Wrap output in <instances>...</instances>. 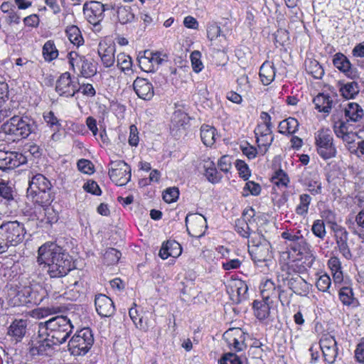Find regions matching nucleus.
Returning a JSON list of instances; mask_svg holds the SVG:
<instances>
[{
  "mask_svg": "<svg viewBox=\"0 0 364 364\" xmlns=\"http://www.w3.org/2000/svg\"><path fill=\"white\" fill-rule=\"evenodd\" d=\"M37 262L51 278L65 276L72 269V259L69 254L55 243H46L39 247Z\"/></svg>",
  "mask_w": 364,
  "mask_h": 364,
  "instance_id": "nucleus-1",
  "label": "nucleus"
},
{
  "mask_svg": "<svg viewBox=\"0 0 364 364\" xmlns=\"http://www.w3.org/2000/svg\"><path fill=\"white\" fill-rule=\"evenodd\" d=\"M39 328L44 330V333L50 338L52 343L57 346L67 341L73 326L67 316H58L44 323H40Z\"/></svg>",
  "mask_w": 364,
  "mask_h": 364,
  "instance_id": "nucleus-2",
  "label": "nucleus"
},
{
  "mask_svg": "<svg viewBox=\"0 0 364 364\" xmlns=\"http://www.w3.org/2000/svg\"><path fill=\"white\" fill-rule=\"evenodd\" d=\"M33 119L28 116L14 115L1 125V131L14 138V141L27 138L35 131Z\"/></svg>",
  "mask_w": 364,
  "mask_h": 364,
  "instance_id": "nucleus-3",
  "label": "nucleus"
},
{
  "mask_svg": "<svg viewBox=\"0 0 364 364\" xmlns=\"http://www.w3.org/2000/svg\"><path fill=\"white\" fill-rule=\"evenodd\" d=\"M94 343V337L90 328L77 331L68 343V350L74 356L85 355Z\"/></svg>",
  "mask_w": 364,
  "mask_h": 364,
  "instance_id": "nucleus-4",
  "label": "nucleus"
},
{
  "mask_svg": "<svg viewBox=\"0 0 364 364\" xmlns=\"http://www.w3.org/2000/svg\"><path fill=\"white\" fill-rule=\"evenodd\" d=\"M282 237L289 242L290 250L297 255L311 259V263L314 260L315 256L311 246L306 242L300 231L296 232L285 231L282 233Z\"/></svg>",
  "mask_w": 364,
  "mask_h": 364,
  "instance_id": "nucleus-5",
  "label": "nucleus"
},
{
  "mask_svg": "<svg viewBox=\"0 0 364 364\" xmlns=\"http://www.w3.org/2000/svg\"><path fill=\"white\" fill-rule=\"evenodd\" d=\"M40 328L37 335H33L28 344V353L32 358L50 355L54 350V344Z\"/></svg>",
  "mask_w": 364,
  "mask_h": 364,
  "instance_id": "nucleus-6",
  "label": "nucleus"
},
{
  "mask_svg": "<svg viewBox=\"0 0 364 364\" xmlns=\"http://www.w3.org/2000/svg\"><path fill=\"white\" fill-rule=\"evenodd\" d=\"M333 135L330 129H320L315 134V141L318 154L323 159L334 157L336 149L333 143Z\"/></svg>",
  "mask_w": 364,
  "mask_h": 364,
  "instance_id": "nucleus-7",
  "label": "nucleus"
},
{
  "mask_svg": "<svg viewBox=\"0 0 364 364\" xmlns=\"http://www.w3.org/2000/svg\"><path fill=\"white\" fill-rule=\"evenodd\" d=\"M0 232L6 239L9 247L21 243L26 234L23 224L17 220L4 222L0 225Z\"/></svg>",
  "mask_w": 364,
  "mask_h": 364,
  "instance_id": "nucleus-8",
  "label": "nucleus"
},
{
  "mask_svg": "<svg viewBox=\"0 0 364 364\" xmlns=\"http://www.w3.org/2000/svg\"><path fill=\"white\" fill-rule=\"evenodd\" d=\"M255 210L252 208L243 212L242 217L235 221V230L245 238H260V235L256 233L255 219L253 218Z\"/></svg>",
  "mask_w": 364,
  "mask_h": 364,
  "instance_id": "nucleus-9",
  "label": "nucleus"
},
{
  "mask_svg": "<svg viewBox=\"0 0 364 364\" xmlns=\"http://www.w3.org/2000/svg\"><path fill=\"white\" fill-rule=\"evenodd\" d=\"M261 239L251 237L249 240L248 251L255 262H267L272 257L269 242Z\"/></svg>",
  "mask_w": 364,
  "mask_h": 364,
  "instance_id": "nucleus-10",
  "label": "nucleus"
},
{
  "mask_svg": "<svg viewBox=\"0 0 364 364\" xmlns=\"http://www.w3.org/2000/svg\"><path fill=\"white\" fill-rule=\"evenodd\" d=\"M109 168L110 179L117 186L126 185L131 178V168L124 161H111Z\"/></svg>",
  "mask_w": 364,
  "mask_h": 364,
  "instance_id": "nucleus-11",
  "label": "nucleus"
},
{
  "mask_svg": "<svg viewBox=\"0 0 364 364\" xmlns=\"http://www.w3.org/2000/svg\"><path fill=\"white\" fill-rule=\"evenodd\" d=\"M55 90L60 96L71 97L80 92V82L73 80L69 72H65L57 80Z\"/></svg>",
  "mask_w": 364,
  "mask_h": 364,
  "instance_id": "nucleus-12",
  "label": "nucleus"
},
{
  "mask_svg": "<svg viewBox=\"0 0 364 364\" xmlns=\"http://www.w3.org/2000/svg\"><path fill=\"white\" fill-rule=\"evenodd\" d=\"M185 222L187 231L191 237L198 238L204 235L207 229V221L203 215L198 213L188 214Z\"/></svg>",
  "mask_w": 364,
  "mask_h": 364,
  "instance_id": "nucleus-13",
  "label": "nucleus"
},
{
  "mask_svg": "<svg viewBox=\"0 0 364 364\" xmlns=\"http://www.w3.org/2000/svg\"><path fill=\"white\" fill-rule=\"evenodd\" d=\"M27 162V158L17 151L0 150V171L6 172L14 169Z\"/></svg>",
  "mask_w": 364,
  "mask_h": 364,
  "instance_id": "nucleus-14",
  "label": "nucleus"
},
{
  "mask_svg": "<svg viewBox=\"0 0 364 364\" xmlns=\"http://www.w3.org/2000/svg\"><path fill=\"white\" fill-rule=\"evenodd\" d=\"M100 1H90L83 5V14L87 21L94 26L98 25L105 17V11L107 9Z\"/></svg>",
  "mask_w": 364,
  "mask_h": 364,
  "instance_id": "nucleus-15",
  "label": "nucleus"
},
{
  "mask_svg": "<svg viewBox=\"0 0 364 364\" xmlns=\"http://www.w3.org/2000/svg\"><path fill=\"white\" fill-rule=\"evenodd\" d=\"M245 338V333L240 328H230L223 334L228 346L237 351H241L246 347Z\"/></svg>",
  "mask_w": 364,
  "mask_h": 364,
  "instance_id": "nucleus-16",
  "label": "nucleus"
},
{
  "mask_svg": "<svg viewBox=\"0 0 364 364\" xmlns=\"http://www.w3.org/2000/svg\"><path fill=\"white\" fill-rule=\"evenodd\" d=\"M164 60L161 53L145 50L144 55L139 58V63L143 70L152 72L155 66L161 65Z\"/></svg>",
  "mask_w": 364,
  "mask_h": 364,
  "instance_id": "nucleus-17",
  "label": "nucleus"
},
{
  "mask_svg": "<svg viewBox=\"0 0 364 364\" xmlns=\"http://www.w3.org/2000/svg\"><path fill=\"white\" fill-rule=\"evenodd\" d=\"M115 51L116 48L114 43H107L105 41L99 43L97 53L102 65L105 68H110L114 65L115 62Z\"/></svg>",
  "mask_w": 364,
  "mask_h": 364,
  "instance_id": "nucleus-18",
  "label": "nucleus"
},
{
  "mask_svg": "<svg viewBox=\"0 0 364 364\" xmlns=\"http://www.w3.org/2000/svg\"><path fill=\"white\" fill-rule=\"evenodd\" d=\"M333 64L347 77L351 79L358 77L356 69L352 67L350 60L343 53H338L333 56Z\"/></svg>",
  "mask_w": 364,
  "mask_h": 364,
  "instance_id": "nucleus-19",
  "label": "nucleus"
},
{
  "mask_svg": "<svg viewBox=\"0 0 364 364\" xmlns=\"http://www.w3.org/2000/svg\"><path fill=\"white\" fill-rule=\"evenodd\" d=\"M247 284L241 279L233 280L228 285V293L232 300L236 303H240L247 298Z\"/></svg>",
  "mask_w": 364,
  "mask_h": 364,
  "instance_id": "nucleus-20",
  "label": "nucleus"
},
{
  "mask_svg": "<svg viewBox=\"0 0 364 364\" xmlns=\"http://www.w3.org/2000/svg\"><path fill=\"white\" fill-rule=\"evenodd\" d=\"M95 305L97 314L102 317H109L114 312L113 301L105 294L95 296Z\"/></svg>",
  "mask_w": 364,
  "mask_h": 364,
  "instance_id": "nucleus-21",
  "label": "nucleus"
},
{
  "mask_svg": "<svg viewBox=\"0 0 364 364\" xmlns=\"http://www.w3.org/2000/svg\"><path fill=\"white\" fill-rule=\"evenodd\" d=\"M133 87L138 97L143 100H149L154 95L152 84L145 78L136 77L134 81Z\"/></svg>",
  "mask_w": 364,
  "mask_h": 364,
  "instance_id": "nucleus-22",
  "label": "nucleus"
},
{
  "mask_svg": "<svg viewBox=\"0 0 364 364\" xmlns=\"http://www.w3.org/2000/svg\"><path fill=\"white\" fill-rule=\"evenodd\" d=\"M315 108L320 112L329 113L336 105L335 96L321 92L318 93L313 100Z\"/></svg>",
  "mask_w": 364,
  "mask_h": 364,
  "instance_id": "nucleus-23",
  "label": "nucleus"
},
{
  "mask_svg": "<svg viewBox=\"0 0 364 364\" xmlns=\"http://www.w3.org/2000/svg\"><path fill=\"white\" fill-rule=\"evenodd\" d=\"M287 279V286L296 294L306 296L309 294L310 286L300 275L295 274Z\"/></svg>",
  "mask_w": 364,
  "mask_h": 364,
  "instance_id": "nucleus-24",
  "label": "nucleus"
},
{
  "mask_svg": "<svg viewBox=\"0 0 364 364\" xmlns=\"http://www.w3.org/2000/svg\"><path fill=\"white\" fill-rule=\"evenodd\" d=\"M51 184L50 181L42 174L38 173L33 176L29 181L27 193H35L42 191H50Z\"/></svg>",
  "mask_w": 364,
  "mask_h": 364,
  "instance_id": "nucleus-25",
  "label": "nucleus"
},
{
  "mask_svg": "<svg viewBox=\"0 0 364 364\" xmlns=\"http://www.w3.org/2000/svg\"><path fill=\"white\" fill-rule=\"evenodd\" d=\"M182 252L181 245L175 240H168L162 244L159 251L161 259H166L169 257H178Z\"/></svg>",
  "mask_w": 364,
  "mask_h": 364,
  "instance_id": "nucleus-26",
  "label": "nucleus"
},
{
  "mask_svg": "<svg viewBox=\"0 0 364 364\" xmlns=\"http://www.w3.org/2000/svg\"><path fill=\"white\" fill-rule=\"evenodd\" d=\"M344 116L348 122L360 121L364 115L362 107L355 102H348L343 109Z\"/></svg>",
  "mask_w": 364,
  "mask_h": 364,
  "instance_id": "nucleus-27",
  "label": "nucleus"
},
{
  "mask_svg": "<svg viewBox=\"0 0 364 364\" xmlns=\"http://www.w3.org/2000/svg\"><path fill=\"white\" fill-rule=\"evenodd\" d=\"M27 329V322L23 319H16L10 325L8 335L16 342L21 341L24 337Z\"/></svg>",
  "mask_w": 364,
  "mask_h": 364,
  "instance_id": "nucleus-28",
  "label": "nucleus"
},
{
  "mask_svg": "<svg viewBox=\"0 0 364 364\" xmlns=\"http://www.w3.org/2000/svg\"><path fill=\"white\" fill-rule=\"evenodd\" d=\"M276 76V69L273 63L265 61L259 70V77L264 85H269L273 82Z\"/></svg>",
  "mask_w": 364,
  "mask_h": 364,
  "instance_id": "nucleus-29",
  "label": "nucleus"
},
{
  "mask_svg": "<svg viewBox=\"0 0 364 364\" xmlns=\"http://www.w3.org/2000/svg\"><path fill=\"white\" fill-rule=\"evenodd\" d=\"M207 37L211 41L218 40L221 48H224L226 46V37L224 34L221 33L220 27L215 22L208 24Z\"/></svg>",
  "mask_w": 364,
  "mask_h": 364,
  "instance_id": "nucleus-30",
  "label": "nucleus"
},
{
  "mask_svg": "<svg viewBox=\"0 0 364 364\" xmlns=\"http://www.w3.org/2000/svg\"><path fill=\"white\" fill-rule=\"evenodd\" d=\"M260 119L262 121L258 124L255 129V136L259 135H269L272 134V124L271 122V117L266 112H262L260 114Z\"/></svg>",
  "mask_w": 364,
  "mask_h": 364,
  "instance_id": "nucleus-31",
  "label": "nucleus"
},
{
  "mask_svg": "<svg viewBox=\"0 0 364 364\" xmlns=\"http://www.w3.org/2000/svg\"><path fill=\"white\" fill-rule=\"evenodd\" d=\"M338 296L345 306L357 307L359 305L358 299L354 296L353 289L350 287H343L340 289Z\"/></svg>",
  "mask_w": 364,
  "mask_h": 364,
  "instance_id": "nucleus-32",
  "label": "nucleus"
},
{
  "mask_svg": "<svg viewBox=\"0 0 364 364\" xmlns=\"http://www.w3.org/2000/svg\"><path fill=\"white\" fill-rule=\"evenodd\" d=\"M254 314L259 320L267 318L270 313L268 300L255 301L253 303Z\"/></svg>",
  "mask_w": 364,
  "mask_h": 364,
  "instance_id": "nucleus-33",
  "label": "nucleus"
},
{
  "mask_svg": "<svg viewBox=\"0 0 364 364\" xmlns=\"http://www.w3.org/2000/svg\"><path fill=\"white\" fill-rule=\"evenodd\" d=\"M216 130L214 127L207 124H203L200 127V138L203 143L210 146L215 141Z\"/></svg>",
  "mask_w": 364,
  "mask_h": 364,
  "instance_id": "nucleus-34",
  "label": "nucleus"
},
{
  "mask_svg": "<svg viewBox=\"0 0 364 364\" xmlns=\"http://www.w3.org/2000/svg\"><path fill=\"white\" fill-rule=\"evenodd\" d=\"M299 125L295 118L289 117L279 123V132L283 134H293L297 132Z\"/></svg>",
  "mask_w": 364,
  "mask_h": 364,
  "instance_id": "nucleus-35",
  "label": "nucleus"
},
{
  "mask_svg": "<svg viewBox=\"0 0 364 364\" xmlns=\"http://www.w3.org/2000/svg\"><path fill=\"white\" fill-rule=\"evenodd\" d=\"M339 91L344 98L349 100L354 98L359 93L360 89L358 84L352 81L341 85Z\"/></svg>",
  "mask_w": 364,
  "mask_h": 364,
  "instance_id": "nucleus-36",
  "label": "nucleus"
},
{
  "mask_svg": "<svg viewBox=\"0 0 364 364\" xmlns=\"http://www.w3.org/2000/svg\"><path fill=\"white\" fill-rule=\"evenodd\" d=\"M260 291L262 299L264 300L276 297L279 293V289H277L275 284L271 279H267L261 284Z\"/></svg>",
  "mask_w": 364,
  "mask_h": 364,
  "instance_id": "nucleus-37",
  "label": "nucleus"
},
{
  "mask_svg": "<svg viewBox=\"0 0 364 364\" xmlns=\"http://www.w3.org/2000/svg\"><path fill=\"white\" fill-rule=\"evenodd\" d=\"M97 72V70L96 65L93 62L85 58V60L82 62V64L81 65V67L80 68L77 77H82L85 78H89L95 75Z\"/></svg>",
  "mask_w": 364,
  "mask_h": 364,
  "instance_id": "nucleus-38",
  "label": "nucleus"
},
{
  "mask_svg": "<svg viewBox=\"0 0 364 364\" xmlns=\"http://www.w3.org/2000/svg\"><path fill=\"white\" fill-rule=\"evenodd\" d=\"M43 56L47 62L56 59L58 56V50L53 41H47L43 46Z\"/></svg>",
  "mask_w": 364,
  "mask_h": 364,
  "instance_id": "nucleus-39",
  "label": "nucleus"
},
{
  "mask_svg": "<svg viewBox=\"0 0 364 364\" xmlns=\"http://www.w3.org/2000/svg\"><path fill=\"white\" fill-rule=\"evenodd\" d=\"M154 324L155 315L152 313L147 312L139 317V323L136 324V328L144 331H148L154 328Z\"/></svg>",
  "mask_w": 364,
  "mask_h": 364,
  "instance_id": "nucleus-40",
  "label": "nucleus"
},
{
  "mask_svg": "<svg viewBox=\"0 0 364 364\" xmlns=\"http://www.w3.org/2000/svg\"><path fill=\"white\" fill-rule=\"evenodd\" d=\"M65 33L70 41L77 46L84 42L81 32L77 26H68L65 29Z\"/></svg>",
  "mask_w": 364,
  "mask_h": 364,
  "instance_id": "nucleus-41",
  "label": "nucleus"
},
{
  "mask_svg": "<svg viewBox=\"0 0 364 364\" xmlns=\"http://www.w3.org/2000/svg\"><path fill=\"white\" fill-rule=\"evenodd\" d=\"M117 16L119 22L122 24L132 22L134 18V15L132 11L131 7L125 6L117 7Z\"/></svg>",
  "mask_w": 364,
  "mask_h": 364,
  "instance_id": "nucleus-42",
  "label": "nucleus"
},
{
  "mask_svg": "<svg viewBox=\"0 0 364 364\" xmlns=\"http://www.w3.org/2000/svg\"><path fill=\"white\" fill-rule=\"evenodd\" d=\"M306 70L316 79H321L324 75V70L318 61L309 60L306 61Z\"/></svg>",
  "mask_w": 364,
  "mask_h": 364,
  "instance_id": "nucleus-43",
  "label": "nucleus"
},
{
  "mask_svg": "<svg viewBox=\"0 0 364 364\" xmlns=\"http://www.w3.org/2000/svg\"><path fill=\"white\" fill-rule=\"evenodd\" d=\"M85 58V56L80 55L75 51L69 52L67 55V58L70 70L73 73H76L77 68L79 70Z\"/></svg>",
  "mask_w": 364,
  "mask_h": 364,
  "instance_id": "nucleus-44",
  "label": "nucleus"
},
{
  "mask_svg": "<svg viewBox=\"0 0 364 364\" xmlns=\"http://www.w3.org/2000/svg\"><path fill=\"white\" fill-rule=\"evenodd\" d=\"M311 202V197L306 193L299 196V203L296 208V213L299 215H305L309 211V205Z\"/></svg>",
  "mask_w": 364,
  "mask_h": 364,
  "instance_id": "nucleus-45",
  "label": "nucleus"
},
{
  "mask_svg": "<svg viewBox=\"0 0 364 364\" xmlns=\"http://www.w3.org/2000/svg\"><path fill=\"white\" fill-rule=\"evenodd\" d=\"M28 196H31L33 200L38 203V205H50L51 198L49 191H42L39 193H27Z\"/></svg>",
  "mask_w": 364,
  "mask_h": 364,
  "instance_id": "nucleus-46",
  "label": "nucleus"
},
{
  "mask_svg": "<svg viewBox=\"0 0 364 364\" xmlns=\"http://www.w3.org/2000/svg\"><path fill=\"white\" fill-rule=\"evenodd\" d=\"M117 65L123 72L132 70V60L129 55L121 53L117 56Z\"/></svg>",
  "mask_w": 364,
  "mask_h": 364,
  "instance_id": "nucleus-47",
  "label": "nucleus"
},
{
  "mask_svg": "<svg viewBox=\"0 0 364 364\" xmlns=\"http://www.w3.org/2000/svg\"><path fill=\"white\" fill-rule=\"evenodd\" d=\"M331 228L334 232L337 245L348 242V234L344 228L336 224V223H333Z\"/></svg>",
  "mask_w": 364,
  "mask_h": 364,
  "instance_id": "nucleus-48",
  "label": "nucleus"
},
{
  "mask_svg": "<svg viewBox=\"0 0 364 364\" xmlns=\"http://www.w3.org/2000/svg\"><path fill=\"white\" fill-rule=\"evenodd\" d=\"M43 119L48 127L52 128L53 131L56 132L59 130L60 127V123L58 119L55 117V114L52 111L45 112L43 113Z\"/></svg>",
  "mask_w": 364,
  "mask_h": 364,
  "instance_id": "nucleus-49",
  "label": "nucleus"
},
{
  "mask_svg": "<svg viewBox=\"0 0 364 364\" xmlns=\"http://www.w3.org/2000/svg\"><path fill=\"white\" fill-rule=\"evenodd\" d=\"M258 146L262 154H265L272 144L274 137L272 134L255 136Z\"/></svg>",
  "mask_w": 364,
  "mask_h": 364,
  "instance_id": "nucleus-50",
  "label": "nucleus"
},
{
  "mask_svg": "<svg viewBox=\"0 0 364 364\" xmlns=\"http://www.w3.org/2000/svg\"><path fill=\"white\" fill-rule=\"evenodd\" d=\"M122 254L114 248H109L104 254V259L108 265L114 264L118 262Z\"/></svg>",
  "mask_w": 364,
  "mask_h": 364,
  "instance_id": "nucleus-51",
  "label": "nucleus"
},
{
  "mask_svg": "<svg viewBox=\"0 0 364 364\" xmlns=\"http://www.w3.org/2000/svg\"><path fill=\"white\" fill-rule=\"evenodd\" d=\"M190 60L191 62V66L193 70L198 73H200L204 68L203 64L201 61V53L198 50H194L191 53Z\"/></svg>",
  "mask_w": 364,
  "mask_h": 364,
  "instance_id": "nucleus-52",
  "label": "nucleus"
},
{
  "mask_svg": "<svg viewBox=\"0 0 364 364\" xmlns=\"http://www.w3.org/2000/svg\"><path fill=\"white\" fill-rule=\"evenodd\" d=\"M235 167L241 178H244L245 181L249 178L251 172L247 164L244 161L237 159L235 162Z\"/></svg>",
  "mask_w": 364,
  "mask_h": 364,
  "instance_id": "nucleus-53",
  "label": "nucleus"
},
{
  "mask_svg": "<svg viewBox=\"0 0 364 364\" xmlns=\"http://www.w3.org/2000/svg\"><path fill=\"white\" fill-rule=\"evenodd\" d=\"M316 284L319 291L326 292L331 284V278L326 274H322L318 278Z\"/></svg>",
  "mask_w": 364,
  "mask_h": 364,
  "instance_id": "nucleus-54",
  "label": "nucleus"
},
{
  "mask_svg": "<svg viewBox=\"0 0 364 364\" xmlns=\"http://www.w3.org/2000/svg\"><path fill=\"white\" fill-rule=\"evenodd\" d=\"M179 196V191L178 188L171 187L164 191L163 193V199L165 202L171 203L175 202Z\"/></svg>",
  "mask_w": 364,
  "mask_h": 364,
  "instance_id": "nucleus-55",
  "label": "nucleus"
},
{
  "mask_svg": "<svg viewBox=\"0 0 364 364\" xmlns=\"http://www.w3.org/2000/svg\"><path fill=\"white\" fill-rule=\"evenodd\" d=\"M311 230L315 236L321 239H323L326 234L324 223L321 220L314 221Z\"/></svg>",
  "mask_w": 364,
  "mask_h": 364,
  "instance_id": "nucleus-56",
  "label": "nucleus"
},
{
  "mask_svg": "<svg viewBox=\"0 0 364 364\" xmlns=\"http://www.w3.org/2000/svg\"><path fill=\"white\" fill-rule=\"evenodd\" d=\"M46 224L55 223L58 220V213L50 205H46Z\"/></svg>",
  "mask_w": 364,
  "mask_h": 364,
  "instance_id": "nucleus-57",
  "label": "nucleus"
},
{
  "mask_svg": "<svg viewBox=\"0 0 364 364\" xmlns=\"http://www.w3.org/2000/svg\"><path fill=\"white\" fill-rule=\"evenodd\" d=\"M324 360L328 363H333L338 355V348L332 347L321 349Z\"/></svg>",
  "mask_w": 364,
  "mask_h": 364,
  "instance_id": "nucleus-58",
  "label": "nucleus"
},
{
  "mask_svg": "<svg viewBox=\"0 0 364 364\" xmlns=\"http://www.w3.org/2000/svg\"><path fill=\"white\" fill-rule=\"evenodd\" d=\"M272 181L277 186H287L289 182V178L286 173L280 169L276 171L272 176Z\"/></svg>",
  "mask_w": 364,
  "mask_h": 364,
  "instance_id": "nucleus-59",
  "label": "nucleus"
},
{
  "mask_svg": "<svg viewBox=\"0 0 364 364\" xmlns=\"http://www.w3.org/2000/svg\"><path fill=\"white\" fill-rule=\"evenodd\" d=\"M13 189L4 181L0 182V196L9 200L13 199Z\"/></svg>",
  "mask_w": 364,
  "mask_h": 364,
  "instance_id": "nucleus-60",
  "label": "nucleus"
},
{
  "mask_svg": "<svg viewBox=\"0 0 364 364\" xmlns=\"http://www.w3.org/2000/svg\"><path fill=\"white\" fill-rule=\"evenodd\" d=\"M78 169L86 174L93 173V165L92 162L87 159H80L77 162Z\"/></svg>",
  "mask_w": 364,
  "mask_h": 364,
  "instance_id": "nucleus-61",
  "label": "nucleus"
},
{
  "mask_svg": "<svg viewBox=\"0 0 364 364\" xmlns=\"http://www.w3.org/2000/svg\"><path fill=\"white\" fill-rule=\"evenodd\" d=\"M243 191H248L251 195L258 196L261 192V186L259 183L249 181L245 183Z\"/></svg>",
  "mask_w": 364,
  "mask_h": 364,
  "instance_id": "nucleus-62",
  "label": "nucleus"
},
{
  "mask_svg": "<svg viewBox=\"0 0 364 364\" xmlns=\"http://www.w3.org/2000/svg\"><path fill=\"white\" fill-rule=\"evenodd\" d=\"M220 364H242L239 357L232 353L225 354L220 360Z\"/></svg>",
  "mask_w": 364,
  "mask_h": 364,
  "instance_id": "nucleus-63",
  "label": "nucleus"
},
{
  "mask_svg": "<svg viewBox=\"0 0 364 364\" xmlns=\"http://www.w3.org/2000/svg\"><path fill=\"white\" fill-rule=\"evenodd\" d=\"M355 358L358 363L364 364V339L357 345Z\"/></svg>",
  "mask_w": 364,
  "mask_h": 364,
  "instance_id": "nucleus-64",
  "label": "nucleus"
}]
</instances>
